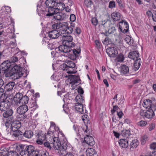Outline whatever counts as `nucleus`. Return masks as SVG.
Instances as JSON below:
<instances>
[{"label":"nucleus","instance_id":"nucleus-1","mask_svg":"<svg viewBox=\"0 0 156 156\" xmlns=\"http://www.w3.org/2000/svg\"><path fill=\"white\" fill-rule=\"evenodd\" d=\"M22 68L20 66L16 65L12 68L10 71L9 70H4L3 75L6 77H10L11 78H14V79H18L22 76L27 77L28 75L29 72L27 70L25 71V74L22 72Z\"/></svg>","mask_w":156,"mask_h":156},{"label":"nucleus","instance_id":"nucleus-2","mask_svg":"<svg viewBox=\"0 0 156 156\" xmlns=\"http://www.w3.org/2000/svg\"><path fill=\"white\" fill-rule=\"evenodd\" d=\"M60 35L63 37L62 45H60L55 49L57 51L58 50L61 52H67L69 51L70 48L74 47L75 44L72 42L73 37L68 34H61Z\"/></svg>","mask_w":156,"mask_h":156},{"label":"nucleus","instance_id":"nucleus-3","mask_svg":"<svg viewBox=\"0 0 156 156\" xmlns=\"http://www.w3.org/2000/svg\"><path fill=\"white\" fill-rule=\"evenodd\" d=\"M53 147L57 150L59 155L60 156H74L71 153H68V146L66 142L60 143L56 138L54 139Z\"/></svg>","mask_w":156,"mask_h":156},{"label":"nucleus","instance_id":"nucleus-4","mask_svg":"<svg viewBox=\"0 0 156 156\" xmlns=\"http://www.w3.org/2000/svg\"><path fill=\"white\" fill-rule=\"evenodd\" d=\"M54 28L60 29V32L61 34H71L73 30L71 27H68V24L67 22L59 21L57 23H54L53 26Z\"/></svg>","mask_w":156,"mask_h":156},{"label":"nucleus","instance_id":"nucleus-5","mask_svg":"<svg viewBox=\"0 0 156 156\" xmlns=\"http://www.w3.org/2000/svg\"><path fill=\"white\" fill-rule=\"evenodd\" d=\"M46 8L45 6L43 5L40 6V16H53L56 15L57 12V10L55 7L52 8Z\"/></svg>","mask_w":156,"mask_h":156},{"label":"nucleus","instance_id":"nucleus-6","mask_svg":"<svg viewBox=\"0 0 156 156\" xmlns=\"http://www.w3.org/2000/svg\"><path fill=\"white\" fill-rule=\"evenodd\" d=\"M69 51H68L67 52H63L68 57V59L75 60L78 58L79 54L80 52V47L77 48V50L75 49H72L70 48Z\"/></svg>","mask_w":156,"mask_h":156},{"label":"nucleus","instance_id":"nucleus-7","mask_svg":"<svg viewBox=\"0 0 156 156\" xmlns=\"http://www.w3.org/2000/svg\"><path fill=\"white\" fill-rule=\"evenodd\" d=\"M83 131L86 134L84 138V142L90 146H93L95 144V142L93 137L89 135V130L88 129V126L86 125V129H83Z\"/></svg>","mask_w":156,"mask_h":156},{"label":"nucleus","instance_id":"nucleus-8","mask_svg":"<svg viewBox=\"0 0 156 156\" xmlns=\"http://www.w3.org/2000/svg\"><path fill=\"white\" fill-rule=\"evenodd\" d=\"M151 108H144L145 110L141 109L140 114L142 116L151 119L154 115V113Z\"/></svg>","mask_w":156,"mask_h":156},{"label":"nucleus","instance_id":"nucleus-9","mask_svg":"<svg viewBox=\"0 0 156 156\" xmlns=\"http://www.w3.org/2000/svg\"><path fill=\"white\" fill-rule=\"evenodd\" d=\"M70 80V83L71 84L72 87L75 88V86H77L80 83V79L78 75H71L69 76Z\"/></svg>","mask_w":156,"mask_h":156},{"label":"nucleus","instance_id":"nucleus-10","mask_svg":"<svg viewBox=\"0 0 156 156\" xmlns=\"http://www.w3.org/2000/svg\"><path fill=\"white\" fill-rule=\"evenodd\" d=\"M54 24L52 25V27L53 30L50 31L48 33V36L52 39L57 38L59 36L60 29H56L53 27Z\"/></svg>","mask_w":156,"mask_h":156},{"label":"nucleus","instance_id":"nucleus-11","mask_svg":"<svg viewBox=\"0 0 156 156\" xmlns=\"http://www.w3.org/2000/svg\"><path fill=\"white\" fill-rule=\"evenodd\" d=\"M119 30L124 34L126 33L129 30V25L126 21L122 20L119 23Z\"/></svg>","mask_w":156,"mask_h":156},{"label":"nucleus","instance_id":"nucleus-12","mask_svg":"<svg viewBox=\"0 0 156 156\" xmlns=\"http://www.w3.org/2000/svg\"><path fill=\"white\" fill-rule=\"evenodd\" d=\"M23 94L20 92L16 93L14 97L12 102V106L17 107L19 106L18 103L23 97Z\"/></svg>","mask_w":156,"mask_h":156},{"label":"nucleus","instance_id":"nucleus-13","mask_svg":"<svg viewBox=\"0 0 156 156\" xmlns=\"http://www.w3.org/2000/svg\"><path fill=\"white\" fill-rule=\"evenodd\" d=\"M106 51L108 56L112 57H115L118 54L116 48L114 47L108 48L106 49Z\"/></svg>","mask_w":156,"mask_h":156},{"label":"nucleus","instance_id":"nucleus-14","mask_svg":"<svg viewBox=\"0 0 156 156\" xmlns=\"http://www.w3.org/2000/svg\"><path fill=\"white\" fill-rule=\"evenodd\" d=\"M11 62H10V61L8 60L3 62L0 65V67L2 71L9 70L10 67L12 68L14 66H11Z\"/></svg>","mask_w":156,"mask_h":156},{"label":"nucleus","instance_id":"nucleus-15","mask_svg":"<svg viewBox=\"0 0 156 156\" xmlns=\"http://www.w3.org/2000/svg\"><path fill=\"white\" fill-rule=\"evenodd\" d=\"M129 142H130L129 145L131 148H136L138 146L139 143L138 140L133 138L132 136L128 138Z\"/></svg>","mask_w":156,"mask_h":156},{"label":"nucleus","instance_id":"nucleus-16","mask_svg":"<svg viewBox=\"0 0 156 156\" xmlns=\"http://www.w3.org/2000/svg\"><path fill=\"white\" fill-rule=\"evenodd\" d=\"M21 126V123L20 121H15L11 124V129L12 131H16L19 130Z\"/></svg>","mask_w":156,"mask_h":156},{"label":"nucleus","instance_id":"nucleus-17","mask_svg":"<svg viewBox=\"0 0 156 156\" xmlns=\"http://www.w3.org/2000/svg\"><path fill=\"white\" fill-rule=\"evenodd\" d=\"M53 17L55 20H58V21H56V22H55L54 23H57L59 21L60 22V20H64L66 18V14L62 12H58L56 15L53 16Z\"/></svg>","mask_w":156,"mask_h":156},{"label":"nucleus","instance_id":"nucleus-18","mask_svg":"<svg viewBox=\"0 0 156 156\" xmlns=\"http://www.w3.org/2000/svg\"><path fill=\"white\" fill-rule=\"evenodd\" d=\"M15 85V83L13 81H11L8 82L3 87L5 91H11L13 89Z\"/></svg>","mask_w":156,"mask_h":156},{"label":"nucleus","instance_id":"nucleus-19","mask_svg":"<svg viewBox=\"0 0 156 156\" xmlns=\"http://www.w3.org/2000/svg\"><path fill=\"white\" fill-rule=\"evenodd\" d=\"M56 1L57 0H47L44 3V6H45L46 9L55 7L56 4Z\"/></svg>","mask_w":156,"mask_h":156},{"label":"nucleus","instance_id":"nucleus-20","mask_svg":"<svg viewBox=\"0 0 156 156\" xmlns=\"http://www.w3.org/2000/svg\"><path fill=\"white\" fill-rule=\"evenodd\" d=\"M75 100L77 103L75 104V106H81L82 107H84V106H85L83 105L82 104L84 100L83 98V97L82 95H77L75 98Z\"/></svg>","mask_w":156,"mask_h":156},{"label":"nucleus","instance_id":"nucleus-21","mask_svg":"<svg viewBox=\"0 0 156 156\" xmlns=\"http://www.w3.org/2000/svg\"><path fill=\"white\" fill-rule=\"evenodd\" d=\"M59 69L64 71H67V73L68 74H73L75 73L76 71L74 70H69L68 68V67L67 66L66 63L60 65L59 67Z\"/></svg>","mask_w":156,"mask_h":156},{"label":"nucleus","instance_id":"nucleus-22","mask_svg":"<svg viewBox=\"0 0 156 156\" xmlns=\"http://www.w3.org/2000/svg\"><path fill=\"white\" fill-rule=\"evenodd\" d=\"M28 100L29 98L27 96H23V97L21 99H20V101L18 103L19 105V107H22L23 106H25V105L28 103Z\"/></svg>","mask_w":156,"mask_h":156},{"label":"nucleus","instance_id":"nucleus-23","mask_svg":"<svg viewBox=\"0 0 156 156\" xmlns=\"http://www.w3.org/2000/svg\"><path fill=\"white\" fill-rule=\"evenodd\" d=\"M139 56V54L138 51H134L130 52L129 54L128 57L129 58L135 60L138 58Z\"/></svg>","mask_w":156,"mask_h":156},{"label":"nucleus","instance_id":"nucleus-24","mask_svg":"<svg viewBox=\"0 0 156 156\" xmlns=\"http://www.w3.org/2000/svg\"><path fill=\"white\" fill-rule=\"evenodd\" d=\"M46 135V129L44 128L43 130L40 132V144L42 143V140H45L47 139Z\"/></svg>","mask_w":156,"mask_h":156},{"label":"nucleus","instance_id":"nucleus-25","mask_svg":"<svg viewBox=\"0 0 156 156\" xmlns=\"http://www.w3.org/2000/svg\"><path fill=\"white\" fill-rule=\"evenodd\" d=\"M86 153L87 156H98V154L93 148H88L86 151Z\"/></svg>","mask_w":156,"mask_h":156},{"label":"nucleus","instance_id":"nucleus-26","mask_svg":"<svg viewBox=\"0 0 156 156\" xmlns=\"http://www.w3.org/2000/svg\"><path fill=\"white\" fill-rule=\"evenodd\" d=\"M111 16L113 20L115 21H119L122 17L120 13L117 12H113L111 14Z\"/></svg>","mask_w":156,"mask_h":156},{"label":"nucleus","instance_id":"nucleus-27","mask_svg":"<svg viewBox=\"0 0 156 156\" xmlns=\"http://www.w3.org/2000/svg\"><path fill=\"white\" fill-rule=\"evenodd\" d=\"M129 141L128 139H121L119 140V145L122 147L126 148L128 146Z\"/></svg>","mask_w":156,"mask_h":156},{"label":"nucleus","instance_id":"nucleus-28","mask_svg":"<svg viewBox=\"0 0 156 156\" xmlns=\"http://www.w3.org/2000/svg\"><path fill=\"white\" fill-rule=\"evenodd\" d=\"M120 73L122 74H126L129 73L128 67L126 65H123L121 66Z\"/></svg>","mask_w":156,"mask_h":156},{"label":"nucleus","instance_id":"nucleus-29","mask_svg":"<svg viewBox=\"0 0 156 156\" xmlns=\"http://www.w3.org/2000/svg\"><path fill=\"white\" fill-rule=\"evenodd\" d=\"M20 52L16 53L15 55L13 56L11 58V61L12 62H15L20 59L22 57V55Z\"/></svg>","mask_w":156,"mask_h":156},{"label":"nucleus","instance_id":"nucleus-30","mask_svg":"<svg viewBox=\"0 0 156 156\" xmlns=\"http://www.w3.org/2000/svg\"><path fill=\"white\" fill-rule=\"evenodd\" d=\"M56 3V4L55 7H57V10L58 9V10L62 11L64 9L65 6L64 3L61 2L60 1H58V0H57Z\"/></svg>","mask_w":156,"mask_h":156},{"label":"nucleus","instance_id":"nucleus-31","mask_svg":"<svg viewBox=\"0 0 156 156\" xmlns=\"http://www.w3.org/2000/svg\"><path fill=\"white\" fill-rule=\"evenodd\" d=\"M13 113V110L9 108L3 114V115L4 118H7L12 115Z\"/></svg>","mask_w":156,"mask_h":156},{"label":"nucleus","instance_id":"nucleus-32","mask_svg":"<svg viewBox=\"0 0 156 156\" xmlns=\"http://www.w3.org/2000/svg\"><path fill=\"white\" fill-rule=\"evenodd\" d=\"M142 105L144 107H151L152 105V101L149 99H145Z\"/></svg>","mask_w":156,"mask_h":156},{"label":"nucleus","instance_id":"nucleus-33","mask_svg":"<svg viewBox=\"0 0 156 156\" xmlns=\"http://www.w3.org/2000/svg\"><path fill=\"white\" fill-rule=\"evenodd\" d=\"M121 135L125 137L128 139V138L132 136L130 133V132L129 130H123L121 131L120 134Z\"/></svg>","mask_w":156,"mask_h":156},{"label":"nucleus","instance_id":"nucleus-34","mask_svg":"<svg viewBox=\"0 0 156 156\" xmlns=\"http://www.w3.org/2000/svg\"><path fill=\"white\" fill-rule=\"evenodd\" d=\"M23 134L24 137L28 138H30L33 135V132L30 130L25 131Z\"/></svg>","mask_w":156,"mask_h":156},{"label":"nucleus","instance_id":"nucleus-35","mask_svg":"<svg viewBox=\"0 0 156 156\" xmlns=\"http://www.w3.org/2000/svg\"><path fill=\"white\" fill-rule=\"evenodd\" d=\"M50 128L49 129V130L47 132V133H46V137H47V138L48 139H50L51 138V137H52V138H53V142H52V144H53V142L54 141V139L55 138H56L57 139V140H59V142L60 143H61L60 142L59 140L57 138V137H53V132L52 131H50Z\"/></svg>","mask_w":156,"mask_h":156},{"label":"nucleus","instance_id":"nucleus-36","mask_svg":"<svg viewBox=\"0 0 156 156\" xmlns=\"http://www.w3.org/2000/svg\"><path fill=\"white\" fill-rule=\"evenodd\" d=\"M66 63L68 68H74L75 67V63L72 61L68 59Z\"/></svg>","mask_w":156,"mask_h":156},{"label":"nucleus","instance_id":"nucleus-37","mask_svg":"<svg viewBox=\"0 0 156 156\" xmlns=\"http://www.w3.org/2000/svg\"><path fill=\"white\" fill-rule=\"evenodd\" d=\"M17 112L20 115L24 114L28 110V108H17Z\"/></svg>","mask_w":156,"mask_h":156},{"label":"nucleus","instance_id":"nucleus-38","mask_svg":"<svg viewBox=\"0 0 156 156\" xmlns=\"http://www.w3.org/2000/svg\"><path fill=\"white\" fill-rule=\"evenodd\" d=\"M73 129L75 131V132L77 133H80L81 130L80 129H82V130H83V129H86V127L85 128L84 127L82 128V127H80V126H78L77 125H74L73 126Z\"/></svg>","mask_w":156,"mask_h":156},{"label":"nucleus","instance_id":"nucleus-39","mask_svg":"<svg viewBox=\"0 0 156 156\" xmlns=\"http://www.w3.org/2000/svg\"><path fill=\"white\" fill-rule=\"evenodd\" d=\"M68 58L67 55H65V53H64V55H62L59 57L58 60L60 61L64 62L65 63H66L68 60Z\"/></svg>","mask_w":156,"mask_h":156},{"label":"nucleus","instance_id":"nucleus-40","mask_svg":"<svg viewBox=\"0 0 156 156\" xmlns=\"http://www.w3.org/2000/svg\"><path fill=\"white\" fill-rule=\"evenodd\" d=\"M82 120L84 123L88 124H90V121L89 119V117L86 115H84L82 117ZM86 124H85V125Z\"/></svg>","mask_w":156,"mask_h":156},{"label":"nucleus","instance_id":"nucleus-41","mask_svg":"<svg viewBox=\"0 0 156 156\" xmlns=\"http://www.w3.org/2000/svg\"><path fill=\"white\" fill-rule=\"evenodd\" d=\"M75 109L77 112L81 114H83L87 112L86 108H75Z\"/></svg>","mask_w":156,"mask_h":156},{"label":"nucleus","instance_id":"nucleus-42","mask_svg":"<svg viewBox=\"0 0 156 156\" xmlns=\"http://www.w3.org/2000/svg\"><path fill=\"white\" fill-rule=\"evenodd\" d=\"M132 37L129 36H127L125 39V41L126 43L130 45L133 43V41L131 39Z\"/></svg>","mask_w":156,"mask_h":156},{"label":"nucleus","instance_id":"nucleus-43","mask_svg":"<svg viewBox=\"0 0 156 156\" xmlns=\"http://www.w3.org/2000/svg\"><path fill=\"white\" fill-rule=\"evenodd\" d=\"M40 145H43L44 147H46L48 149H51V146L50 144L48 142L46 141L45 139V140H42V143Z\"/></svg>","mask_w":156,"mask_h":156},{"label":"nucleus","instance_id":"nucleus-44","mask_svg":"<svg viewBox=\"0 0 156 156\" xmlns=\"http://www.w3.org/2000/svg\"><path fill=\"white\" fill-rule=\"evenodd\" d=\"M84 4L87 7H90L93 4V2L91 0H85Z\"/></svg>","mask_w":156,"mask_h":156},{"label":"nucleus","instance_id":"nucleus-45","mask_svg":"<svg viewBox=\"0 0 156 156\" xmlns=\"http://www.w3.org/2000/svg\"><path fill=\"white\" fill-rule=\"evenodd\" d=\"M13 131L14 132L12 134V135L13 136L16 137L19 136L20 135H22L23 133L21 131L19 130Z\"/></svg>","mask_w":156,"mask_h":156},{"label":"nucleus","instance_id":"nucleus-46","mask_svg":"<svg viewBox=\"0 0 156 156\" xmlns=\"http://www.w3.org/2000/svg\"><path fill=\"white\" fill-rule=\"evenodd\" d=\"M124 57L122 54L120 53L117 58V61L118 62H122L124 60Z\"/></svg>","mask_w":156,"mask_h":156},{"label":"nucleus","instance_id":"nucleus-47","mask_svg":"<svg viewBox=\"0 0 156 156\" xmlns=\"http://www.w3.org/2000/svg\"><path fill=\"white\" fill-rule=\"evenodd\" d=\"M7 156H18V155L16 151H11L9 152H8Z\"/></svg>","mask_w":156,"mask_h":156},{"label":"nucleus","instance_id":"nucleus-48","mask_svg":"<svg viewBox=\"0 0 156 156\" xmlns=\"http://www.w3.org/2000/svg\"><path fill=\"white\" fill-rule=\"evenodd\" d=\"M116 29H115V27H112L111 28L109 29H108V33L109 34H112L114 33V32L115 31ZM108 32H106L105 33V35H107Z\"/></svg>","mask_w":156,"mask_h":156},{"label":"nucleus","instance_id":"nucleus-49","mask_svg":"<svg viewBox=\"0 0 156 156\" xmlns=\"http://www.w3.org/2000/svg\"><path fill=\"white\" fill-rule=\"evenodd\" d=\"M91 23L94 26H96L98 24V20L96 17H93L91 19Z\"/></svg>","mask_w":156,"mask_h":156},{"label":"nucleus","instance_id":"nucleus-50","mask_svg":"<svg viewBox=\"0 0 156 156\" xmlns=\"http://www.w3.org/2000/svg\"><path fill=\"white\" fill-rule=\"evenodd\" d=\"M49 41V40L47 37H44L42 40V44L44 45H46L48 43Z\"/></svg>","mask_w":156,"mask_h":156},{"label":"nucleus","instance_id":"nucleus-51","mask_svg":"<svg viewBox=\"0 0 156 156\" xmlns=\"http://www.w3.org/2000/svg\"><path fill=\"white\" fill-rule=\"evenodd\" d=\"M115 7V2L114 1H111L109 2L108 7L112 9Z\"/></svg>","mask_w":156,"mask_h":156},{"label":"nucleus","instance_id":"nucleus-52","mask_svg":"<svg viewBox=\"0 0 156 156\" xmlns=\"http://www.w3.org/2000/svg\"><path fill=\"white\" fill-rule=\"evenodd\" d=\"M147 122L146 121L141 120L138 122V125L141 126H144L146 125Z\"/></svg>","mask_w":156,"mask_h":156},{"label":"nucleus","instance_id":"nucleus-53","mask_svg":"<svg viewBox=\"0 0 156 156\" xmlns=\"http://www.w3.org/2000/svg\"><path fill=\"white\" fill-rule=\"evenodd\" d=\"M148 140V137L147 136H143L141 140V144L142 145L144 144L145 142Z\"/></svg>","mask_w":156,"mask_h":156},{"label":"nucleus","instance_id":"nucleus-54","mask_svg":"<svg viewBox=\"0 0 156 156\" xmlns=\"http://www.w3.org/2000/svg\"><path fill=\"white\" fill-rule=\"evenodd\" d=\"M77 92L78 93L80 94L79 95H81L83 94L84 93V91L83 88L79 86L78 88Z\"/></svg>","mask_w":156,"mask_h":156},{"label":"nucleus","instance_id":"nucleus-55","mask_svg":"<svg viewBox=\"0 0 156 156\" xmlns=\"http://www.w3.org/2000/svg\"><path fill=\"white\" fill-rule=\"evenodd\" d=\"M8 151H0V156H7Z\"/></svg>","mask_w":156,"mask_h":156},{"label":"nucleus","instance_id":"nucleus-56","mask_svg":"<svg viewBox=\"0 0 156 156\" xmlns=\"http://www.w3.org/2000/svg\"><path fill=\"white\" fill-rule=\"evenodd\" d=\"M110 41V39L108 37H107L105 38V40L103 41V43L105 45H107L109 44Z\"/></svg>","mask_w":156,"mask_h":156},{"label":"nucleus","instance_id":"nucleus-57","mask_svg":"<svg viewBox=\"0 0 156 156\" xmlns=\"http://www.w3.org/2000/svg\"><path fill=\"white\" fill-rule=\"evenodd\" d=\"M135 60L134 64L137 65H139L140 64V66L142 63L141 59L139 58L136 59Z\"/></svg>","mask_w":156,"mask_h":156},{"label":"nucleus","instance_id":"nucleus-58","mask_svg":"<svg viewBox=\"0 0 156 156\" xmlns=\"http://www.w3.org/2000/svg\"><path fill=\"white\" fill-rule=\"evenodd\" d=\"M10 46L11 48H13L16 46V41H11L10 42Z\"/></svg>","mask_w":156,"mask_h":156},{"label":"nucleus","instance_id":"nucleus-59","mask_svg":"<svg viewBox=\"0 0 156 156\" xmlns=\"http://www.w3.org/2000/svg\"><path fill=\"white\" fill-rule=\"evenodd\" d=\"M3 121L2 122V124L4 125V124H5V126L7 128H9L10 126H11V124L9 123L6 122H4V119H2Z\"/></svg>","mask_w":156,"mask_h":156},{"label":"nucleus","instance_id":"nucleus-60","mask_svg":"<svg viewBox=\"0 0 156 156\" xmlns=\"http://www.w3.org/2000/svg\"><path fill=\"white\" fill-rule=\"evenodd\" d=\"M140 66V64L139 65H137L134 64L133 69L135 71H136L139 69Z\"/></svg>","mask_w":156,"mask_h":156},{"label":"nucleus","instance_id":"nucleus-61","mask_svg":"<svg viewBox=\"0 0 156 156\" xmlns=\"http://www.w3.org/2000/svg\"><path fill=\"white\" fill-rule=\"evenodd\" d=\"M70 20L71 21L74 22L76 20V16L74 14H71L70 15Z\"/></svg>","mask_w":156,"mask_h":156},{"label":"nucleus","instance_id":"nucleus-62","mask_svg":"<svg viewBox=\"0 0 156 156\" xmlns=\"http://www.w3.org/2000/svg\"><path fill=\"white\" fill-rule=\"evenodd\" d=\"M155 125L153 124H151L149 125V126L148 127L149 131H151L153 129L155 128Z\"/></svg>","mask_w":156,"mask_h":156},{"label":"nucleus","instance_id":"nucleus-63","mask_svg":"<svg viewBox=\"0 0 156 156\" xmlns=\"http://www.w3.org/2000/svg\"><path fill=\"white\" fill-rule=\"evenodd\" d=\"M39 152L38 151H36L34 150V151H33L32 153H31L32 156H38Z\"/></svg>","mask_w":156,"mask_h":156},{"label":"nucleus","instance_id":"nucleus-64","mask_svg":"<svg viewBox=\"0 0 156 156\" xmlns=\"http://www.w3.org/2000/svg\"><path fill=\"white\" fill-rule=\"evenodd\" d=\"M150 147L153 149H156V143H153L151 144L150 145Z\"/></svg>","mask_w":156,"mask_h":156}]
</instances>
